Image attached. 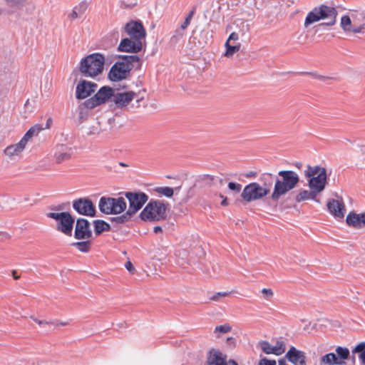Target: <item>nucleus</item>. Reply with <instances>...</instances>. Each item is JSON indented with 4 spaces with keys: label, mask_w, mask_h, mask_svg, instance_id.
Masks as SVG:
<instances>
[{
    "label": "nucleus",
    "mask_w": 365,
    "mask_h": 365,
    "mask_svg": "<svg viewBox=\"0 0 365 365\" xmlns=\"http://www.w3.org/2000/svg\"><path fill=\"white\" fill-rule=\"evenodd\" d=\"M35 322H36L37 324H38L39 325H42V324H54V322H47V321H43V320H39L36 318H34L33 317H31Z\"/></svg>",
    "instance_id": "nucleus-49"
},
{
    "label": "nucleus",
    "mask_w": 365,
    "mask_h": 365,
    "mask_svg": "<svg viewBox=\"0 0 365 365\" xmlns=\"http://www.w3.org/2000/svg\"><path fill=\"white\" fill-rule=\"evenodd\" d=\"M228 363L230 365H238L237 362L235 361L234 359H230L228 361Z\"/></svg>",
    "instance_id": "nucleus-58"
},
{
    "label": "nucleus",
    "mask_w": 365,
    "mask_h": 365,
    "mask_svg": "<svg viewBox=\"0 0 365 365\" xmlns=\"http://www.w3.org/2000/svg\"><path fill=\"white\" fill-rule=\"evenodd\" d=\"M125 267L131 274H133L135 270V267H133V264L131 263L130 261H128V262H125Z\"/></svg>",
    "instance_id": "nucleus-48"
},
{
    "label": "nucleus",
    "mask_w": 365,
    "mask_h": 365,
    "mask_svg": "<svg viewBox=\"0 0 365 365\" xmlns=\"http://www.w3.org/2000/svg\"><path fill=\"white\" fill-rule=\"evenodd\" d=\"M98 207L105 215H118L125 210L127 203L123 197L115 198L103 196L99 200Z\"/></svg>",
    "instance_id": "nucleus-6"
},
{
    "label": "nucleus",
    "mask_w": 365,
    "mask_h": 365,
    "mask_svg": "<svg viewBox=\"0 0 365 365\" xmlns=\"http://www.w3.org/2000/svg\"><path fill=\"white\" fill-rule=\"evenodd\" d=\"M52 123V119L51 118H48L46 120V124L45 128H49Z\"/></svg>",
    "instance_id": "nucleus-55"
},
{
    "label": "nucleus",
    "mask_w": 365,
    "mask_h": 365,
    "mask_svg": "<svg viewBox=\"0 0 365 365\" xmlns=\"http://www.w3.org/2000/svg\"><path fill=\"white\" fill-rule=\"evenodd\" d=\"M46 216L56 221V230L66 236L72 235L75 218L70 212H49L46 214Z\"/></svg>",
    "instance_id": "nucleus-7"
},
{
    "label": "nucleus",
    "mask_w": 365,
    "mask_h": 365,
    "mask_svg": "<svg viewBox=\"0 0 365 365\" xmlns=\"http://www.w3.org/2000/svg\"><path fill=\"white\" fill-rule=\"evenodd\" d=\"M227 342H231V341L234 342L235 341V339L233 337H228L227 339Z\"/></svg>",
    "instance_id": "nucleus-62"
},
{
    "label": "nucleus",
    "mask_w": 365,
    "mask_h": 365,
    "mask_svg": "<svg viewBox=\"0 0 365 365\" xmlns=\"http://www.w3.org/2000/svg\"><path fill=\"white\" fill-rule=\"evenodd\" d=\"M43 128L38 124H36L29 129V130L24 134L20 141L26 145L28 141L34 135H37Z\"/></svg>",
    "instance_id": "nucleus-28"
},
{
    "label": "nucleus",
    "mask_w": 365,
    "mask_h": 365,
    "mask_svg": "<svg viewBox=\"0 0 365 365\" xmlns=\"http://www.w3.org/2000/svg\"><path fill=\"white\" fill-rule=\"evenodd\" d=\"M0 235L1 236L2 240L4 239H9V235L7 233H1Z\"/></svg>",
    "instance_id": "nucleus-59"
},
{
    "label": "nucleus",
    "mask_w": 365,
    "mask_h": 365,
    "mask_svg": "<svg viewBox=\"0 0 365 365\" xmlns=\"http://www.w3.org/2000/svg\"><path fill=\"white\" fill-rule=\"evenodd\" d=\"M26 145L21 141L16 144L10 145L4 150V153L9 157L19 155L25 148Z\"/></svg>",
    "instance_id": "nucleus-26"
},
{
    "label": "nucleus",
    "mask_w": 365,
    "mask_h": 365,
    "mask_svg": "<svg viewBox=\"0 0 365 365\" xmlns=\"http://www.w3.org/2000/svg\"><path fill=\"white\" fill-rule=\"evenodd\" d=\"M262 293L263 294L264 298L267 300H270L274 296V292L272 289L269 288H263L262 289Z\"/></svg>",
    "instance_id": "nucleus-43"
},
{
    "label": "nucleus",
    "mask_w": 365,
    "mask_h": 365,
    "mask_svg": "<svg viewBox=\"0 0 365 365\" xmlns=\"http://www.w3.org/2000/svg\"><path fill=\"white\" fill-rule=\"evenodd\" d=\"M92 237L91 225L88 220L78 218L76 220L74 237L77 240H89Z\"/></svg>",
    "instance_id": "nucleus-13"
},
{
    "label": "nucleus",
    "mask_w": 365,
    "mask_h": 365,
    "mask_svg": "<svg viewBox=\"0 0 365 365\" xmlns=\"http://www.w3.org/2000/svg\"><path fill=\"white\" fill-rule=\"evenodd\" d=\"M71 148L63 144L58 145L56 147L55 159L56 163H61L63 161L68 160L71 156Z\"/></svg>",
    "instance_id": "nucleus-24"
},
{
    "label": "nucleus",
    "mask_w": 365,
    "mask_h": 365,
    "mask_svg": "<svg viewBox=\"0 0 365 365\" xmlns=\"http://www.w3.org/2000/svg\"><path fill=\"white\" fill-rule=\"evenodd\" d=\"M195 9L193 8L190 12L189 14L187 15V16L185 17V21L184 22L181 24L180 26V28L182 29V30H185L187 28V26L190 25V22H191V20L192 19V16L195 14Z\"/></svg>",
    "instance_id": "nucleus-39"
},
{
    "label": "nucleus",
    "mask_w": 365,
    "mask_h": 365,
    "mask_svg": "<svg viewBox=\"0 0 365 365\" xmlns=\"http://www.w3.org/2000/svg\"><path fill=\"white\" fill-rule=\"evenodd\" d=\"M293 165L294 167H296L297 168H298L299 170H301L302 166H303V163L300 161H298V162H295Z\"/></svg>",
    "instance_id": "nucleus-53"
},
{
    "label": "nucleus",
    "mask_w": 365,
    "mask_h": 365,
    "mask_svg": "<svg viewBox=\"0 0 365 365\" xmlns=\"http://www.w3.org/2000/svg\"><path fill=\"white\" fill-rule=\"evenodd\" d=\"M270 192V190L263 187L257 182L247 185L242 193V198L247 202H250L263 198Z\"/></svg>",
    "instance_id": "nucleus-8"
},
{
    "label": "nucleus",
    "mask_w": 365,
    "mask_h": 365,
    "mask_svg": "<svg viewBox=\"0 0 365 365\" xmlns=\"http://www.w3.org/2000/svg\"><path fill=\"white\" fill-rule=\"evenodd\" d=\"M105 57L99 53L90 54L80 62L79 71L85 77H95L102 73Z\"/></svg>",
    "instance_id": "nucleus-4"
},
{
    "label": "nucleus",
    "mask_w": 365,
    "mask_h": 365,
    "mask_svg": "<svg viewBox=\"0 0 365 365\" xmlns=\"http://www.w3.org/2000/svg\"><path fill=\"white\" fill-rule=\"evenodd\" d=\"M323 170H326L325 168L319 165L312 166L310 165H307V169L304 171V176L307 178L316 177V175H319Z\"/></svg>",
    "instance_id": "nucleus-31"
},
{
    "label": "nucleus",
    "mask_w": 365,
    "mask_h": 365,
    "mask_svg": "<svg viewBox=\"0 0 365 365\" xmlns=\"http://www.w3.org/2000/svg\"><path fill=\"white\" fill-rule=\"evenodd\" d=\"M71 245L76 247L81 252L87 253L91 249L92 242L88 240H84L83 241L72 242Z\"/></svg>",
    "instance_id": "nucleus-30"
},
{
    "label": "nucleus",
    "mask_w": 365,
    "mask_h": 365,
    "mask_svg": "<svg viewBox=\"0 0 365 365\" xmlns=\"http://www.w3.org/2000/svg\"><path fill=\"white\" fill-rule=\"evenodd\" d=\"M53 322H54L53 324L57 325V326H59V325H61V326H66L68 324L67 322H60V323H58V321Z\"/></svg>",
    "instance_id": "nucleus-57"
},
{
    "label": "nucleus",
    "mask_w": 365,
    "mask_h": 365,
    "mask_svg": "<svg viewBox=\"0 0 365 365\" xmlns=\"http://www.w3.org/2000/svg\"><path fill=\"white\" fill-rule=\"evenodd\" d=\"M163 230H162V227L160 226H155L153 228V232L155 233H158V232H162Z\"/></svg>",
    "instance_id": "nucleus-54"
},
{
    "label": "nucleus",
    "mask_w": 365,
    "mask_h": 365,
    "mask_svg": "<svg viewBox=\"0 0 365 365\" xmlns=\"http://www.w3.org/2000/svg\"><path fill=\"white\" fill-rule=\"evenodd\" d=\"M337 15L338 12L334 7L322 4L308 13L304 21V26L307 27L309 25L322 19L327 21L319 24V26H331L336 24Z\"/></svg>",
    "instance_id": "nucleus-3"
},
{
    "label": "nucleus",
    "mask_w": 365,
    "mask_h": 365,
    "mask_svg": "<svg viewBox=\"0 0 365 365\" xmlns=\"http://www.w3.org/2000/svg\"><path fill=\"white\" fill-rule=\"evenodd\" d=\"M327 181V170H323L316 177L309 179L308 186L310 190H312L318 195L325 189Z\"/></svg>",
    "instance_id": "nucleus-16"
},
{
    "label": "nucleus",
    "mask_w": 365,
    "mask_h": 365,
    "mask_svg": "<svg viewBox=\"0 0 365 365\" xmlns=\"http://www.w3.org/2000/svg\"><path fill=\"white\" fill-rule=\"evenodd\" d=\"M125 197L129 202L127 211L130 212L133 216L143 207L149 199L148 195L141 191L125 192Z\"/></svg>",
    "instance_id": "nucleus-10"
},
{
    "label": "nucleus",
    "mask_w": 365,
    "mask_h": 365,
    "mask_svg": "<svg viewBox=\"0 0 365 365\" xmlns=\"http://www.w3.org/2000/svg\"><path fill=\"white\" fill-rule=\"evenodd\" d=\"M337 365H344L345 360L350 357V351L347 347L337 346L335 349Z\"/></svg>",
    "instance_id": "nucleus-27"
},
{
    "label": "nucleus",
    "mask_w": 365,
    "mask_h": 365,
    "mask_svg": "<svg viewBox=\"0 0 365 365\" xmlns=\"http://www.w3.org/2000/svg\"><path fill=\"white\" fill-rule=\"evenodd\" d=\"M327 209L336 218H343L346 211L345 205L342 200L330 199L328 200Z\"/></svg>",
    "instance_id": "nucleus-21"
},
{
    "label": "nucleus",
    "mask_w": 365,
    "mask_h": 365,
    "mask_svg": "<svg viewBox=\"0 0 365 365\" xmlns=\"http://www.w3.org/2000/svg\"><path fill=\"white\" fill-rule=\"evenodd\" d=\"M302 74H306V75H309V76H311L314 78H316L319 80H321V81H326V80H337V78L336 77H329V76H321V75H318L315 73H313V72H302Z\"/></svg>",
    "instance_id": "nucleus-40"
},
{
    "label": "nucleus",
    "mask_w": 365,
    "mask_h": 365,
    "mask_svg": "<svg viewBox=\"0 0 365 365\" xmlns=\"http://www.w3.org/2000/svg\"><path fill=\"white\" fill-rule=\"evenodd\" d=\"M118 59L119 61L111 66L108 75L111 81L117 82L127 78L135 63H138L136 69L141 68L140 58L136 55H120Z\"/></svg>",
    "instance_id": "nucleus-2"
},
{
    "label": "nucleus",
    "mask_w": 365,
    "mask_h": 365,
    "mask_svg": "<svg viewBox=\"0 0 365 365\" xmlns=\"http://www.w3.org/2000/svg\"><path fill=\"white\" fill-rule=\"evenodd\" d=\"M229 294L230 292H217L210 297V299L212 301H219L220 297H225Z\"/></svg>",
    "instance_id": "nucleus-45"
},
{
    "label": "nucleus",
    "mask_w": 365,
    "mask_h": 365,
    "mask_svg": "<svg viewBox=\"0 0 365 365\" xmlns=\"http://www.w3.org/2000/svg\"><path fill=\"white\" fill-rule=\"evenodd\" d=\"M259 345L262 351L266 354H274L279 356L285 351V344L282 341H277L275 346H272L267 341H261Z\"/></svg>",
    "instance_id": "nucleus-19"
},
{
    "label": "nucleus",
    "mask_w": 365,
    "mask_h": 365,
    "mask_svg": "<svg viewBox=\"0 0 365 365\" xmlns=\"http://www.w3.org/2000/svg\"><path fill=\"white\" fill-rule=\"evenodd\" d=\"M238 39V34L235 32H232L230 34L228 39L227 40V41H228V43H230V40H237Z\"/></svg>",
    "instance_id": "nucleus-50"
},
{
    "label": "nucleus",
    "mask_w": 365,
    "mask_h": 365,
    "mask_svg": "<svg viewBox=\"0 0 365 365\" xmlns=\"http://www.w3.org/2000/svg\"><path fill=\"white\" fill-rule=\"evenodd\" d=\"M364 24L356 26L355 24H352L351 27H349V31L348 32H352L354 34L358 33H364Z\"/></svg>",
    "instance_id": "nucleus-44"
},
{
    "label": "nucleus",
    "mask_w": 365,
    "mask_h": 365,
    "mask_svg": "<svg viewBox=\"0 0 365 365\" xmlns=\"http://www.w3.org/2000/svg\"><path fill=\"white\" fill-rule=\"evenodd\" d=\"M142 47L143 44L140 40L125 38L120 42L118 51L136 53L142 50Z\"/></svg>",
    "instance_id": "nucleus-17"
},
{
    "label": "nucleus",
    "mask_w": 365,
    "mask_h": 365,
    "mask_svg": "<svg viewBox=\"0 0 365 365\" xmlns=\"http://www.w3.org/2000/svg\"><path fill=\"white\" fill-rule=\"evenodd\" d=\"M257 175V172L255 171H250L249 173H246L245 176L247 178H254Z\"/></svg>",
    "instance_id": "nucleus-51"
},
{
    "label": "nucleus",
    "mask_w": 365,
    "mask_h": 365,
    "mask_svg": "<svg viewBox=\"0 0 365 365\" xmlns=\"http://www.w3.org/2000/svg\"><path fill=\"white\" fill-rule=\"evenodd\" d=\"M119 165L120 166H122V167H127V165H125V163H119Z\"/></svg>",
    "instance_id": "nucleus-64"
},
{
    "label": "nucleus",
    "mask_w": 365,
    "mask_h": 365,
    "mask_svg": "<svg viewBox=\"0 0 365 365\" xmlns=\"http://www.w3.org/2000/svg\"><path fill=\"white\" fill-rule=\"evenodd\" d=\"M232 327L227 324H225L222 325L217 326L215 329V331L217 332H221V333H228L231 331Z\"/></svg>",
    "instance_id": "nucleus-42"
},
{
    "label": "nucleus",
    "mask_w": 365,
    "mask_h": 365,
    "mask_svg": "<svg viewBox=\"0 0 365 365\" xmlns=\"http://www.w3.org/2000/svg\"><path fill=\"white\" fill-rule=\"evenodd\" d=\"M207 363L209 365H227L229 364L227 361V355L215 349H212L208 352Z\"/></svg>",
    "instance_id": "nucleus-22"
},
{
    "label": "nucleus",
    "mask_w": 365,
    "mask_h": 365,
    "mask_svg": "<svg viewBox=\"0 0 365 365\" xmlns=\"http://www.w3.org/2000/svg\"><path fill=\"white\" fill-rule=\"evenodd\" d=\"M93 223L94 226V232L97 236L100 235L103 232L110 231L111 229L110 225L103 220H96Z\"/></svg>",
    "instance_id": "nucleus-29"
},
{
    "label": "nucleus",
    "mask_w": 365,
    "mask_h": 365,
    "mask_svg": "<svg viewBox=\"0 0 365 365\" xmlns=\"http://www.w3.org/2000/svg\"><path fill=\"white\" fill-rule=\"evenodd\" d=\"M353 354H359L361 365H365V341L358 344L351 351Z\"/></svg>",
    "instance_id": "nucleus-33"
},
{
    "label": "nucleus",
    "mask_w": 365,
    "mask_h": 365,
    "mask_svg": "<svg viewBox=\"0 0 365 365\" xmlns=\"http://www.w3.org/2000/svg\"><path fill=\"white\" fill-rule=\"evenodd\" d=\"M167 207L160 200L151 199L139 215L144 222H156L167 218Z\"/></svg>",
    "instance_id": "nucleus-5"
},
{
    "label": "nucleus",
    "mask_w": 365,
    "mask_h": 365,
    "mask_svg": "<svg viewBox=\"0 0 365 365\" xmlns=\"http://www.w3.org/2000/svg\"><path fill=\"white\" fill-rule=\"evenodd\" d=\"M98 85L96 83L87 81L86 80L81 81L76 91V97L78 99H84L95 92Z\"/></svg>",
    "instance_id": "nucleus-18"
},
{
    "label": "nucleus",
    "mask_w": 365,
    "mask_h": 365,
    "mask_svg": "<svg viewBox=\"0 0 365 365\" xmlns=\"http://www.w3.org/2000/svg\"><path fill=\"white\" fill-rule=\"evenodd\" d=\"M124 29L133 39L141 41L146 36L145 30L140 21H130L125 25Z\"/></svg>",
    "instance_id": "nucleus-14"
},
{
    "label": "nucleus",
    "mask_w": 365,
    "mask_h": 365,
    "mask_svg": "<svg viewBox=\"0 0 365 365\" xmlns=\"http://www.w3.org/2000/svg\"><path fill=\"white\" fill-rule=\"evenodd\" d=\"M285 359L294 365H307L305 353L291 346L285 354Z\"/></svg>",
    "instance_id": "nucleus-20"
},
{
    "label": "nucleus",
    "mask_w": 365,
    "mask_h": 365,
    "mask_svg": "<svg viewBox=\"0 0 365 365\" xmlns=\"http://www.w3.org/2000/svg\"><path fill=\"white\" fill-rule=\"evenodd\" d=\"M361 151L362 152V153L365 154V145L361 146Z\"/></svg>",
    "instance_id": "nucleus-63"
},
{
    "label": "nucleus",
    "mask_w": 365,
    "mask_h": 365,
    "mask_svg": "<svg viewBox=\"0 0 365 365\" xmlns=\"http://www.w3.org/2000/svg\"><path fill=\"white\" fill-rule=\"evenodd\" d=\"M226 51L225 56L227 57H231L233 54L238 51L240 46H231L228 41L225 42Z\"/></svg>",
    "instance_id": "nucleus-37"
},
{
    "label": "nucleus",
    "mask_w": 365,
    "mask_h": 365,
    "mask_svg": "<svg viewBox=\"0 0 365 365\" xmlns=\"http://www.w3.org/2000/svg\"><path fill=\"white\" fill-rule=\"evenodd\" d=\"M154 191L161 195L167 197H170L173 195L174 190L170 187H158L154 189Z\"/></svg>",
    "instance_id": "nucleus-36"
},
{
    "label": "nucleus",
    "mask_w": 365,
    "mask_h": 365,
    "mask_svg": "<svg viewBox=\"0 0 365 365\" xmlns=\"http://www.w3.org/2000/svg\"><path fill=\"white\" fill-rule=\"evenodd\" d=\"M352 25L351 19L349 16H343L341 19V26L345 31H349V27Z\"/></svg>",
    "instance_id": "nucleus-38"
},
{
    "label": "nucleus",
    "mask_w": 365,
    "mask_h": 365,
    "mask_svg": "<svg viewBox=\"0 0 365 365\" xmlns=\"http://www.w3.org/2000/svg\"><path fill=\"white\" fill-rule=\"evenodd\" d=\"M346 222L349 227L360 229L365 225V213L356 214L350 212L346 216Z\"/></svg>",
    "instance_id": "nucleus-23"
},
{
    "label": "nucleus",
    "mask_w": 365,
    "mask_h": 365,
    "mask_svg": "<svg viewBox=\"0 0 365 365\" xmlns=\"http://www.w3.org/2000/svg\"><path fill=\"white\" fill-rule=\"evenodd\" d=\"M83 9V11L86 9V4L82 2L78 6H76L73 9V10L72 11V12L69 15V17L71 18V19L73 20V19H76V18H78V13H77V9L80 10V9Z\"/></svg>",
    "instance_id": "nucleus-41"
},
{
    "label": "nucleus",
    "mask_w": 365,
    "mask_h": 365,
    "mask_svg": "<svg viewBox=\"0 0 365 365\" xmlns=\"http://www.w3.org/2000/svg\"><path fill=\"white\" fill-rule=\"evenodd\" d=\"M137 94L133 91H127L123 93H115L113 96L112 101L113 102V109L120 108L123 109L136 97ZM113 107V105H110Z\"/></svg>",
    "instance_id": "nucleus-15"
},
{
    "label": "nucleus",
    "mask_w": 365,
    "mask_h": 365,
    "mask_svg": "<svg viewBox=\"0 0 365 365\" xmlns=\"http://www.w3.org/2000/svg\"><path fill=\"white\" fill-rule=\"evenodd\" d=\"M317 194L312 190H301L294 197L296 202H301L308 200H313L317 203H320V200L317 199Z\"/></svg>",
    "instance_id": "nucleus-25"
},
{
    "label": "nucleus",
    "mask_w": 365,
    "mask_h": 365,
    "mask_svg": "<svg viewBox=\"0 0 365 365\" xmlns=\"http://www.w3.org/2000/svg\"><path fill=\"white\" fill-rule=\"evenodd\" d=\"M336 355L335 353H328L320 358V365H337Z\"/></svg>",
    "instance_id": "nucleus-32"
},
{
    "label": "nucleus",
    "mask_w": 365,
    "mask_h": 365,
    "mask_svg": "<svg viewBox=\"0 0 365 365\" xmlns=\"http://www.w3.org/2000/svg\"><path fill=\"white\" fill-rule=\"evenodd\" d=\"M351 361H352V363L354 364H355V362H356V357H355V354H353L351 353Z\"/></svg>",
    "instance_id": "nucleus-61"
},
{
    "label": "nucleus",
    "mask_w": 365,
    "mask_h": 365,
    "mask_svg": "<svg viewBox=\"0 0 365 365\" xmlns=\"http://www.w3.org/2000/svg\"><path fill=\"white\" fill-rule=\"evenodd\" d=\"M220 197L222 199L221 202V205L222 206H227L228 205L227 199L226 197H224L222 195H220Z\"/></svg>",
    "instance_id": "nucleus-52"
},
{
    "label": "nucleus",
    "mask_w": 365,
    "mask_h": 365,
    "mask_svg": "<svg viewBox=\"0 0 365 365\" xmlns=\"http://www.w3.org/2000/svg\"><path fill=\"white\" fill-rule=\"evenodd\" d=\"M79 118L81 119V122L83 121V109H81V111H80V113H79Z\"/></svg>",
    "instance_id": "nucleus-60"
},
{
    "label": "nucleus",
    "mask_w": 365,
    "mask_h": 365,
    "mask_svg": "<svg viewBox=\"0 0 365 365\" xmlns=\"http://www.w3.org/2000/svg\"><path fill=\"white\" fill-rule=\"evenodd\" d=\"M73 208L80 215L94 217L96 215V207L91 200L87 197H81L73 202Z\"/></svg>",
    "instance_id": "nucleus-11"
},
{
    "label": "nucleus",
    "mask_w": 365,
    "mask_h": 365,
    "mask_svg": "<svg viewBox=\"0 0 365 365\" xmlns=\"http://www.w3.org/2000/svg\"><path fill=\"white\" fill-rule=\"evenodd\" d=\"M12 276H13V277H14V279H19L20 278V275H19V274H17V272H16V271H15V270H14V271L12 272Z\"/></svg>",
    "instance_id": "nucleus-56"
},
{
    "label": "nucleus",
    "mask_w": 365,
    "mask_h": 365,
    "mask_svg": "<svg viewBox=\"0 0 365 365\" xmlns=\"http://www.w3.org/2000/svg\"><path fill=\"white\" fill-rule=\"evenodd\" d=\"M228 188L231 190L240 192L242 188V185L239 183L230 182L228 183Z\"/></svg>",
    "instance_id": "nucleus-46"
},
{
    "label": "nucleus",
    "mask_w": 365,
    "mask_h": 365,
    "mask_svg": "<svg viewBox=\"0 0 365 365\" xmlns=\"http://www.w3.org/2000/svg\"><path fill=\"white\" fill-rule=\"evenodd\" d=\"M202 180L210 185H217V184L222 185L224 183L223 179L210 175H204Z\"/></svg>",
    "instance_id": "nucleus-35"
},
{
    "label": "nucleus",
    "mask_w": 365,
    "mask_h": 365,
    "mask_svg": "<svg viewBox=\"0 0 365 365\" xmlns=\"http://www.w3.org/2000/svg\"><path fill=\"white\" fill-rule=\"evenodd\" d=\"M132 217H133V215L130 214V212H129L128 211H126L125 213H123L120 216L110 217L109 220L112 223H115L117 225L118 224H124V223L128 222L131 219Z\"/></svg>",
    "instance_id": "nucleus-34"
},
{
    "label": "nucleus",
    "mask_w": 365,
    "mask_h": 365,
    "mask_svg": "<svg viewBox=\"0 0 365 365\" xmlns=\"http://www.w3.org/2000/svg\"><path fill=\"white\" fill-rule=\"evenodd\" d=\"M258 365H276V361L269 360L264 357L259 360Z\"/></svg>",
    "instance_id": "nucleus-47"
},
{
    "label": "nucleus",
    "mask_w": 365,
    "mask_h": 365,
    "mask_svg": "<svg viewBox=\"0 0 365 365\" xmlns=\"http://www.w3.org/2000/svg\"><path fill=\"white\" fill-rule=\"evenodd\" d=\"M278 176L270 196L271 200L274 202H277L282 197L294 189L300 182L299 175L293 170H280Z\"/></svg>",
    "instance_id": "nucleus-1"
},
{
    "label": "nucleus",
    "mask_w": 365,
    "mask_h": 365,
    "mask_svg": "<svg viewBox=\"0 0 365 365\" xmlns=\"http://www.w3.org/2000/svg\"><path fill=\"white\" fill-rule=\"evenodd\" d=\"M4 1L7 7V9L4 10V13L7 15H12L27 6H29V9L26 8V11L29 14H31L35 9V6L28 0H4Z\"/></svg>",
    "instance_id": "nucleus-12"
},
{
    "label": "nucleus",
    "mask_w": 365,
    "mask_h": 365,
    "mask_svg": "<svg viewBox=\"0 0 365 365\" xmlns=\"http://www.w3.org/2000/svg\"><path fill=\"white\" fill-rule=\"evenodd\" d=\"M115 90L108 86L101 87L91 98L87 99L83 106L86 108L92 109L101 104L106 103L114 96Z\"/></svg>",
    "instance_id": "nucleus-9"
}]
</instances>
